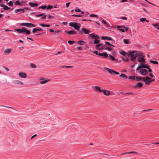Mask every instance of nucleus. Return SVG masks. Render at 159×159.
Returning <instances> with one entry per match:
<instances>
[{"label": "nucleus", "instance_id": "nucleus-64", "mask_svg": "<svg viewBox=\"0 0 159 159\" xmlns=\"http://www.w3.org/2000/svg\"><path fill=\"white\" fill-rule=\"evenodd\" d=\"M99 38V36L97 35H95V39H98Z\"/></svg>", "mask_w": 159, "mask_h": 159}, {"label": "nucleus", "instance_id": "nucleus-26", "mask_svg": "<svg viewBox=\"0 0 159 159\" xmlns=\"http://www.w3.org/2000/svg\"><path fill=\"white\" fill-rule=\"evenodd\" d=\"M11 49H6L5 50L4 52H5V53H7L8 54L10 53V52H11Z\"/></svg>", "mask_w": 159, "mask_h": 159}, {"label": "nucleus", "instance_id": "nucleus-57", "mask_svg": "<svg viewBox=\"0 0 159 159\" xmlns=\"http://www.w3.org/2000/svg\"><path fill=\"white\" fill-rule=\"evenodd\" d=\"M123 59L124 61H129V59L127 58H123Z\"/></svg>", "mask_w": 159, "mask_h": 159}, {"label": "nucleus", "instance_id": "nucleus-50", "mask_svg": "<svg viewBox=\"0 0 159 159\" xmlns=\"http://www.w3.org/2000/svg\"><path fill=\"white\" fill-rule=\"evenodd\" d=\"M104 49V46L102 45L101 46L100 48H98V50H102Z\"/></svg>", "mask_w": 159, "mask_h": 159}, {"label": "nucleus", "instance_id": "nucleus-6", "mask_svg": "<svg viewBox=\"0 0 159 159\" xmlns=\"http://www.w3.org/2000/svg\"><path fill=\"white\" fill-rule=\"evenodd\" d=\"M139 72L141 74L143 75H147L148 73V71L145 69H142L140 70Z\"/></svg>", "mask_w": 159, "mask_h": 159}, {"label": "nucleus", "instance_id": "nucleus-48", "mask_svg": "<svg viewBox=\"0 0 159 159\" xmlns=\"http://www.w3.org/2000/svg\"><path fill=\"white\" fill-rule=\"evenodd\" d=\"M145 82V84H146L148 85L151 82V81H150V80H148V81H146Z\"/></svg>", "mask_w": 159, "mask_h": 159}, {"label": "nucleus", "instance_id": "nucleus-45", "mask_svg": "<svg viewBox=\"0 0 159 159\" xmlns=\"http://www.w3.org/2000/svg\"><path fill=\"white\" fill-rule=\"evenodd\" d=\"M105 49L108 50L109 51H110L111 50H112V48H111L107 47L104 48Z\"/></svg>", "mask_w": 159, "mask_h": 159}, {"label": "nucleus", "instance_id": "nucleus-5", "mask_svg": "<svg viewBox=\"0 0 159 159\" xmlns=\"http://www.w3.org/2000/svg\"><path fill=\"white\" fill-rule=\"evenodd\" d=\"M90 30L86 28H82L81 30H79V33L81 34H82V32H83L84 34H89L90 33Z\"/></svg>", "mask_w": 159, "mask_h": 159}, {"label": "nucleus", "instance_id": "nucleus-54", "mask_svg": "<svg viewBox=\"0 0 159 159\" xmlns=\"http://www.w3.org/2000/svg\"><path fill=\"white\" fill-rule=\"evenodd\" d=\"M142 11H144V12L145 13H148V11H147L144 8H143L142 9Z\"/></svg>", "mask_w": 159, "mask_h": 159}, {"label": "nucleus", "instance_id": "nucleus-39", "mask_svg": "<svg viewBox=\"0 0 159 159\" xmlns=\"http://www.w3.org/2000/svg\"><path fill=\"white\" fill-rule=\"evenodd\" d=\"M109 57H110V59H111V60H112L113 61H114V60H115V59L112 55H110Z\"/></svg>", "mask_w": 159, "mask_h": 159}, {"label": "nucleus", "instance_id": "nucleus-63", "mask_svg": "<svg viewBox=\"0 0 159 159\" xmlns=\"http://www.w3.org/2000/svg\"><path fill=\"white\" fill-rule=\"evenodd\" d=\"M122 19L124 20H127V18L126 17H123L122 18Z\"/></svg>", "mask_w": 159, "mask_h": 159}, {"label": "nucleus", "instance_id": "nucleus-32", "mask_svg": "<svg viewBox=\"0 0 159 159\" xmlns=\"http://www.w3.org/2000/svg\"><path fill=\"white\" fill-rule=\"evenodd\" d=\"M129 39H124V42L125 44H128L129 43Z\"/></svg>", "mask_w": 159, "mask_h": 159}, {"label": "nucleus", "instance_id": "nucleus-14", "mask_svg": "<svg viewBox=\"0 0 159 159\" xmlns=\"http://www.w3.org/2000/svg\"><path fill=\"white\" fill-rule=\"evenodd\" d=\"M65 32L67 34H76V33L74 30L69 31H65Z\"/></svg>", "mask_w": 159, "mask_h": 159}, {"label": "nucleus", "instance_id": "nucleus-12", "mask_svg": "<svg viewBox=\"0 0 159 159\" xmlns=\"http://www.w3.org/2000/svg\"><path fill=\"white\" fill-rule=\"evenodd\" d=\"M0 6L1 7H3V9L5 10H7L10 9V8L8 7L5 5L3 4H0Z\"/></svg>", "mask_w": 159, "mask_h": 159}, {"label": "nucleus", "instance_id": "nucleus-34", "mask_svg": "<svg viewBox=\"0 0 159 159\" xmlns=\"http://www.w3.org/2000/svg\"><path fill=\"white\" fill-rule=\"evenodd\" d=\"M120 53L122 55L126 56V55L127 54V53L124 51H122L120 52Z\"/></svg>", "mask_w": 159, "mask_h": 159}, {"label": "nucleus", "instance_id": "nucleus-43", "mask_svg": "<svg viewBox=\"0 0 159 159\" xmlns=\"http://www.w3.org/2000/svg\"><path fill=\"white\" fill-rule=\"evenodd\" d=\"M68 43L70 44V45H72L74 43H75V42L74 41H68Z\"/></svg>", "mask_w": 159, "mask_h": 159}, {"label": "nucleus", "instance_id": "nucleus-35", "mask_svg": "<svg viewBox=\"0 0 159 159\" xmlns=\"http://www.w3.org/2000/svg\"><path fill=\"white\" fill-rule=\"evenodd\" d=\"M40 8H42L43 9H45L47 8V6L46 5L41 6L39 7V9Z\"/></svg>", "mask_w": 159, "mask_h": 159}, {"label": "nucleus", "instance_id": "nucleus-42", "mask_svg": "<svg viewBox=\"0 0 159 159\" xmlns=\"http://www.w3.org/2000/svg\"><path fill=\"white\" fill-rule=\"evenodd\" d=\"M75 10V11L77 12H80L81 11V10L79 9L78 7H76Z\"/></svg>", "mask_w": 159, "mask_h": 159}, {"label": "nucleus", "instance_id": "nucleus-38", "mask_svg": "<svg viewBox=\"0 0 159 159\" xmlns=\"http://www.w3.org/2000/svg\"><path fill=\"white\" fill-rule=\"evenodd\" d=\"M150 62L155 64H158V62L156 61H150Z\"/></svg>", "mask_w": 159, "mask_h": 159}, {"label": "nucleus", "instance_id": "nucleus-11", "mask_svg": "<svg viewBox=\"0 0 159 159\" xmlns=\"http://www.w3.org/2000/svg\"><path fill=\"white\" fill-rule=\"evenodd\" d=\"M94 89L95 91H98L100 92H102V89H101V88L99 86H95L94 87Z\"/></svg>", "mask_w": 159, "mask_h": 159}, {"label": "nucleus", "instance_id": "nucleus-13", "mask_svg": "<svg viewBox=\"0 0 159 159\" xmlns=\"http://www.w3.org/2000/svg\"><path fill=\"white\" fill-rule=\"evenodd\" d=\"M98 55L101 56H104L105 58H106L108 57V55L106 52H103L102 53L99 52Z\"/></svg>", "mask_w": 159, "mask_h": 159}, {"label": "nucleus", "instance_id": "nucleus-18", "mask_svg": "<svg viewBox=\"0 0 159 159\" xmlns=\"http://www.w3.org/2000/svg\"><path fill=\"white\" fill-rule=\"evenodd\" d=\"M29 5L32 7H37L38 6V4L37 3H34L32 2H29Z\"/></svg>", "mask_w": 159, "mask_h": 159}, {"label": "nucleus", "instance_id": "nucleus-27", "mask_svg": "<svg viewBox=\"0 0 159 159\" xmlns=\"http://www.w3.org/2000/svg\"><path fill=\"white\" fill-rule=\"evenodd\" d=\"M23 3V2H22L21 3H20L19 0H17L15 2V4L16 5H21V4Z\"/></svg>", "mask_w": 159, "mask_h": 159}, {"label": "nucleus", "instance_id": "nucleus-7", "mask_svg": "<svg viewBox=\"0 0 159 159\" xmlns=\"http://www.w3.org/2000/svg\"><path fill=\"white\" fill-rule=\"evenodd\" d=\"M18 75L22 78H25L27 77L26 74L23 72H20L19 73Z\"/></svg>", "mask_w": 159, "mask_h": 159}, {"label": "nucleus", "instance_id": "nucleus-10", "mask_svg": "<svg viewBox=\"0 0 159 159\" xmlns=\"http://www.w3.org/2000/svg\"><path fill=\"white\" fill-rule=\"evenodd\" d=\"M14 83L16 84H19L20 85H24V83L23 82L18 80H15L14 81Z\"/></svg>", "mask_w": 159, "mask_h": 159}, {"label": "nucleus", "instance_id": "nucleus-8", "mask_svg": "<svg viewBox=\"0 0 159 159\" xmlns=\"http://www.w3.org/2000/svg\"><path fill=\"white\" fill-rule=\"evenodd\" d=\"M102 92L106 96H109L111 94L110 91L108 90L102 89Z\"/></svg>", "mask_w": 159, "mask_h": 159}, {"label": "nucleus", "instance_id": "nucleus-16", "mask_svg": "<svg viewBox=\"0 0 159 159\" xmlns=\"http://www.w3.org/2000/svg\"><path fill=\"white\" fill-rule=\"evenodd\" d=\"M20 11H21L22 13H24L25 11V9H24L20 8L16 10L15 11L16 13Z\"/></svg>", "mask_w": 159, "mask_h": 159}, {"label": "nucleus", "instance_id": "nucleus-44", "mask_svg": "<svg viewBox=\"0 0 159 159\" xmlns=\"http://www.w3.org/2000/svg\"><path fill=\"white\" fill-rule=\"evenodd\" d=\"M38 31V30L36 28H34L32 30V32L33 33H34L35 32Z\"/></svg>", "mask_w": 159, "mask_h": 159}, {"label": "nucleus", "instance_id": "nucleus-55", "mask_svg": "<svg viewBox=\"0 0 159 159\" xmlns=\"http://www.w3.org/2000/svg\"><path fill=\"white\" fill-rule=\"evenodd\" d=\"M90 17H97L98 16L97 15H95V14H91L90 15Z\"/></svg>", "mask_w": 159, "mask_h": 159}, {"label": "nucleus", "instance_id": "nucleus-21", "mask_svg": "<svg viewBox=\"0 0 159 159\" xmlns=\"http://www.w3.org/2000/svg\"><path fill=\"white\" fill-rule=\"evenodd\" d=\"M136 54H137V56H139V57H143V53L141 52H136Z\"/></svg>", "mask_w": 159, "mask_h": 159}, {"label": "nucleus", "instance_id": "nucleus-1", "mask_svg": "<svg viewBox=\"0 0 159 159\" xmlns=\"http://www.w3.org/2000/svg\"><path fill=\"white\" fill-rule=\"evenodd\" d=\"M15 30L17 31L20 33H25L26 34H30V31L26 29L24 27H22V29H17Z\"/></svg>", "mask_w": 159, "mask_h": 159}, {"label": "nucleus", "instance_id": "nucleus-46", "mask_svg": "<svg viewBox=\"0 0 159 159\" xmlns=\"http://www.w3.org/2000/svg\"><path fill=\"white\" fill-rule=\"evenodd\" d=\"M102 22L106 25H107V22L105 20H103L102 21Z\"/></svg>", "mask_w": 159, "mask_h": 159}, {"label": "nucleus", "instance_id": "nucleus-15", "mask_svg": "<svg viewBox=\"0 0 159 159\" xmlns=\"http://www.w3.org/2000/svg\"><path fill=\"white\" fill-rule=\"evenodd\" d=\"M138 61L139 62H141L143 63H146L144 59L143 58V57H139V58L137 59Z\"/></svg>", "mask_w": 159, "mask_h": 159}, {"label": "nucleus", "instance_id": "nucleus-31", "mask_svg": "<svg viewBox=\"0 0 159 159\" xmlns=\"http://www.w3.org/2000/svg\"><path fill=\"white\" fill-rule=\"evenodd\" d=\"M120 77H121L124 78H127V76L126 75H125L124 74H122L120 75Z\"/></svg>", "mask_w": 159, "mask_h": 159}, {"label": "nucleus", "instance_id": "nucleus-3", "mask_svg": "<svg viewBox=\"0 0 159 159\" xmlns=\"http://www.w3.org/2000/svg\"><path fill=\"white\" fill-rule=\"evenodd\" d=\"M129 55L131 57V60L132 61H134L137 57L136 51H133L129 52Z\"/></svg>", "mask_w": 159, "mask_h": 159}, {"label": "nucleus", "instance_id": "nucleus-19", "mask_svg": "<svg viewBox=\"0 0 159 159\" xmlns=\"http://www.w3.org/2000/svg\"><path fill=\"white\" fill-rule=\"evenodd\" d=\"M102 39H106L108 41L112 40V39L111 38L107 36H103L102 37Z\"/></svg>", "mask_w": 159, "mask_h": 159}, {"label": "nucleus", "instance_id": "nucleus-51", "mask_svg": "<svg viewBox=\"0 0 159 159\" xmlns=\"http://www.w3.org/2000/svg\"><path fill=\"white\" fill-rule=\"evenodd\" d=\"M146 20V18H141L140 19V21L141 22H143Z\"/></svg>", "mask_w": 159, "mask_h": 159}, {"label": "nucleus", "instance_id": "nucleus-17", "mask_svg": "<svg viewBox=\"0 0 159 159\" xmlns=\"http://www.w3.org/2000/svg\"><path fill=\"white\" fill-rule=\"evenodd\" d=\"M50 80V79L48 80L47 79L45 80L40 81V83L41 84H45Z\"/></svg>", "mask_w": 159, "mask_h": 159}, {"label": "nucleus", "instance_id": "nucleus-40", "mask_svg": "<svg viewBox=\"0 0 159 159\" xmlns=\"http://www.w3.org/2000/svg\"><path fill=\"white\" fill-rule=\"evenodd\" d=\"M53 8V7L51 5H48L47 7V9H51Z\"/></svg>", "mask_w": 159, "mask_h": 159}, {"label": "nucleus", "instance_id": "nucleus-49", "mask_svg": "<svg viewBox=\"0 0 159 159\" xmlns=\"http://www.w3.org/2000/svg\"><path fill=\"white\" fill-rule=\"evenodd\" d=\"M72 16H74L78 17H80L82 16V15H74L73 14L71 15Z\"/></svg>", "mask_w": 159, "mask_h": 159}, {"label": "nucleus", "instance_id": "nucleus-4", "mask_svg": "<svg viewBox=\"0 0 159 159\" xmlns=\"http://www.w3.org/2000/svg\"><path fill=\"white\" fill-rule=\"evenodd\" d=\"M20 25L22 26H25L26 27L30 28L35 27L37 26L36 25H35L34 24L28 23H23L21 24Z\"/></svg>", "mask_w": 159, "mask_h": 159}, {"label": "nucleus", "instance_id": "nucleus-47", "mask_svg": "<svg viewBox=\"0 0 159 159\" xmlns=\"http://www.w3.org/2000/svg\"><path fill=\"white\" fill-rule=\"evenodd\" d=\"M44 14L43 13L41 14H39V15H36V17H39L41 16H43L44 15Z\"/></svg>", "mask_w": 159, "mask_h": 159}, {"label": "nucleus", "instance_id": "nucleus-56", "mask_svg": "<svg viewBox=\"0 0 159 159\" xmlns=\"http://www.w3.org/2000/svg\"><path fill=\"white\" fill-rule=\"evenodd\" d=\"M39 25L43 27H46V25L44 24H39Z\"/></svg>", "mask_w": 159, "mask_h": 159}, {"label": "nucleus", "instance_id": "nucleus-30", "mask_svg": "<svg viewBox=\"0 0 159 159\" xmlns=\"http://www.w3.org/2000/svg\"><path fill=\"white\" fill-rule=\"evenodd\" d=\"M78 43L80 44L81 45H84L85 42L83 41L80 40L78 42Z\"/></svg>", "mask_w": 159, "mask_h": 159}, {"label": "nucleus", "instance_id": "nucleus-20", "mask_svg": "<svg viewBox=\"0 0 159 159\" xmlns=\"http://www.w3.org/2000/svg\"><path fill=\"white\" fill-rule=\"evenodd\" d=\"M143 83H142L139 82L135 86V87L136 88L137 87H139L140 88H141L143 87Z\"/></svg>", "mask_w": 159, "mask_h": 159}, {"label": "nucleus", "instance_id": "nucleus-58", "mask_svg": "<svg viewBox=\"0 0 159 159\" xmlns=\"http://www.w3.org/2000/svg\"><path fill=\"white\" fill-rule=\"evenodd\" d=\"M37 136V134H35L32 136L31 138V139H32L36 137Z\"/></svg>", "mask_w": 159, "mask_h": 159}, {"label": "nucleus", "instance_id": "nucleus-33", "mask_svg": "<svg viewBox=\"0 0 159 159\" xmlns=\"http://www.w3.org/2000/svg\"><path fill=\"white\" fill-rule=\"evenodd\" d=\"M13 2L11 1H10L8 3H7V4L9 6H12L13 5V2Z\"/></svg>", "mask_w": 159, "mask_h": 159}, {"label": "nucleus", "instance_id": "nucleus-59", "mask_svg": "<svg viewBox=\"0 0 159 159\" xmlns=\"http://www.w3.org/2000/svg\"><path fill=\"white\" fill-rule=\"evenodd\" d=\"M118 29L119 30H120L123 32H125V30L123 29Z\"/></svg>", "mask_w": 159, "mask_h": 159}, {"label": "nucleus", "instance_id": "nucleus-28", "mask_svg": "<svg viewBox=\"0 0 159 159\" xmlns=\"http://www.w3.org/2000/svg\"><path fill=\"white\" fill-rule=\"evenodd\" d=\"M151 79V78L148 76H146L145 78V77L144 79L143 80V82H146V81L148 80H150Z\"/></svg>", "mask_w": 159, "mask_h": 159}, {"label": "nucleus", "instance_id": "nucleus-25", "mask_svg": "<svg viewBox=\"0 0 159 159\" xmlns=\"http://www.w3.org/2000/svg\"><path fill=\"white\" fill-rule=\"evenodd\" d=\"M145 63L141 62V65L139 66V67H141L140 68L141 69L143 68H146V67H145Z\"/></svg>", "mask_w": 159, "mask_h": 159}, {"label": "nucleus", "instance_id": "nucleus-9", "mask_svg": "<svg viewBox=\"0 0 159 159\" xmlns=\"http://www.w3.org/2000/svg\"><path fill=\"white\" fill-rule=\"evenodd\" d=\"M104 69L106 70L110 74L112 75L114 74V70L107 67L104 68Z\"/></svg>", "mask_w": 159, "mask_h": 159}, {"label": "nucleus", "instance_id": "nucleus-22", "mask_svg": "<svg viewBox=\"0 0 159 159\" xmlns=\"http://www.w3.org/2000/svg\"><path fill=\"white\" fill-rule=\"evenodd\" d=\"M144 78H145V77L142 78L140 77L136 76L135 80H137V81H140L142 80H143V79H144Z\"/></svg>", "mask_w": 159, "mask_h": 159}, {"label": "nucleus", "instance_id": "nucleus-2", "mask_svg": "<svg viewBox=\"0 0 159 159\" xmlns=\"http://www.w3.org/2000/svg\"><path fill=\"white\" fill-rule=\"evenodd\" d=\"M69 25L74 27L75 29L77 30H79L80 29V26L78 25V23L76 22H70L69 23Z\"/></svg>", "mask_w": 159, "mask_h": 159}, {"label": "nucleus", "instance_id": "nucleus-23", "mask_svg": "<svg viewBox=\"0 0 159 159\" xmlns=\"http://www.w3.org/2000/svg\"><path fill=\"white\" fill-rule=\"evenodd\" d=\"M135 153L137 154L138 153L136 152L132 151V152H125V153H123L121 154H120V155H124V154H130V153Z\"/></svg>", "mask_w": 159, "mask_h": 159}, {"label": "nucleus", "instance_id": "nucleus-36", "mask_svg": "<svg viewBox=\"0 0 159 159\" xmlns=\"http://www.w3.org/2000/svg\"><path fill=\"white\" fill-rule=\"evenodd\" d=\"M100 42V40H98L97 39H95L94 42V44H98Z\"/></svg>", "mask_w": 159, "mask_h": 159}, {"label": "nucleus", "instance_id": "nucleus-62", "mask_svg": "<svg viewBox=\"0 0 159 159\" xmlns=\"http://www.w3.org/2000/svg\"><path fill=\"white\" fill-rule=\"evenodd\" d=\"M145 67H146V68H145L148 69L149 68V66L147 64H145Z\"/></svg>", "mask_w": 159, "mask_h": 159}, {"label": "nucleus", "instance_id": "nucleus-60", "mask_svg": "<svg viewBox=\"0 0 159 159\" xmlns=\"http://www.w3.org/2000/svg\"><path fill=\"white\" fill-rule=\"evenodd\" d=\"M47 16L48 19H51L52 18V16L50 15H48Z\"/></svg>", "mask_w": 159, "mask_h": 159}, {"label": "nucleus", "instance_id": "nucleus-24", "mask_svg": "<svg viewBox=\"0 0 159 159\" xmlns=\"http://www.w3.org/2000/svg\"><path fill=\"white\" fill-rule=\"evenodd\" d=\"M89 37H90L92 39L93 38L95 39V34L93 33L90 34L89 35Z\"/></svg>", "mask_w": 159, "mask_h": 159}, {"label": "nucleus", "instance_id": "nucleus-53", "mask_svg": "<svg viewBox=\"0 0 159 159\" xmlns=\"http://www.w3.org/2000/svg\"><path fill=\"white\" fill-rule=\"evenodd\" d=\"M3 68L7 71H8L9 70V69L6 67L3 66Z\"/></svg>", "mask_w": 159, "mask_h": 159}, {"label": "nucleus", "instance_id": "nucleus-37", "mask_svg": "<svg viewBox=\"0 0 159 159\" xmlns=\"http://www.w3.org/2000/svg\"><path fill=\"white\" fill-rule=\"evenodd\" d=\"M30 66L34 68H36L37 67L36 66L35 64H33V63H31L30 64Z\"/></svg>", "mask_w": 159, "mask_h": 159}, {"label": "nucleus", "instance_id": "nucleus-41", "mask_svg": "<svg viewBox=\"0 0 159 159\" xmlns=\"http://www.w3.org/2000/svg\"><path fill=\"white\" fill-rule=\"evenodd\" d=\"M105 43H106V44L107 45H108V46H112V47H114V45H111V44L110 43H109V42H105Z\"/></svg>", "mask_w": 159, "mask_h": 159}, {"label": "nucleus", "instance_id": "nucleus-61", "mask_svg": "<svg viewBox=\"0 0 159 159\" xmlns=\"http://www.w3.org/2000/svg\"><path fill=\"white\" fill-rule=\"evenodd\" d=\"M125 29V30H126V31H127L128 30V27H123Z\"/></svg>", "mask_w": 159, "mask_h": 159}, {"label": "nucleus", "instance_id": "nucleus-52", "mask_svg": "<svg viewBox=\"0 0 159 159\" xmlns=\"http://www.w3.org/2000/svg\"><path fill=\"white\" fill-rule=\"evenodd\" d=\"M101 46H102V44H99L96 45V47L97 48V49H98V48H100Z\"/></svg>", "mask_w": 159, "mask_h": 159}, {"label": "nucleus", "instance_id": "nucleus-29", "mask_svg": "<svg viewBox=\"0 0 159 159\" xmlns=\"http://www.w3.org/2000/svg\"><path fill=\"white\" fill-rule=\"evenodd\" d=\"M128 78L134 80L136 78V76H129Z\"/></svg>", "mask_w": 159, "mask_h": 159}]
</instances>
